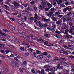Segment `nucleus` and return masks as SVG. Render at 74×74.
Wrapping results in <instances>:
<instances>
[{
	"label": "nucleus",
	"instance_id": "f257e3e1",
	"mask_svg": "<svg viewBox=\"0 0 74 74\" xmlns=\"http://www.w3.org/2000/svg\"><path fill=\"white\" fill-rule=\"evenodd\" d=\"M41 16H42V20L43 21H44L45 22H49L50 21V20L49 19H47L45 18V16H43L41 15Z\"/></svg>",
	"mask_w": 74,
	"mask_h": 74
},
{
	"label": "nucleus",
	"instance_id": "f03ea898",
	"mask_svg": "<svg viewBox=\"0 0 74 74\" xmlns=\"http://www.w3.org/2000/svg\"><path fill=\"white\" fill-rule=\"evenodd\" d=\"M42 6L40 5L39 8V9H40V10H42L43 8H44V7H45L46 4L44 3H41Z\"/></svg>",
	"mask_w": 74,
	"mask_h": 74
},
{
	"label": "nucleus",
	"instance_id": "7ed1b4c3",
	"mask_svg": "<svg viewBox=\"0 0 74 74\" xmlns=\"http://www.w3.org/2000/svg\"><path fill=\"white\" fill-rule=\"evenodd\" d=\"M60 63L63 64V65H64V66H68V64H67L66 62H63V61L62 60L60 61Z\"/></svg>",
	"mask_w": 74,
	"mask_h": 74
},
{
	"label": "nucleus",
	"instance_id": "20e7f679",
	"mask_svg": "<svg viewBox=\"0 0 74 74\" xmlns=\"http://www.w3.org/2000/svg\"><path fill=\"white\" fill-rule=\"evenodd\" d=\"M30 10H32V8L29 7H28L27 8H26L25 9L24 11L27 12H29Z\"/></svg>",
	"mask_w": 74,
	"mask_h": 74
},
{
	"label": "nucleus",
	"instance_id": "39448f33",
	"mask_svg": "<svg viewBox=\"0 0 74 74\" xmlns=\"http://www.w3.org/2000/svg\"><path fill=\"white\" fill-rule=\"evenodd\" d=\"M65 37L66 38H73V36H70L68 34L65 36Z\"/></svg>",
	"mask_w": 74,
	"mask_h": 74
},
{
	"label": "nucleus",
	"instance_id": "423d86ee",
	"mask_svg": "<svg viewBox=\"0 0 74 74\" xmlns=\"http://www.w3.org/2000/svg\"><path fill=\"white\" fill-rule=\"evenodd\" d=\"M13 4L14 6H15V7H19V3H17V2H13Z\"/></svg>",
	"mask_w": 74,
	"mask_h": 74
},
{
	"label": "nucleus",
	"instance_id": "0eeeda50",
	"mask_svg": "<svg viewBox=\"0 0 74 74\" xmlns=\"http://www.w3.org/2000/svg\"><path fill=\"white\" fill-rule=\"evenodd\" d=\"M42 58H43V56L41 55L38 56L36 57V58L37 59H38V60H40V59H41Z\"/></svg>",
	"mask_w": 74,
	"mask_h": 74
},
{
	"label": "nucleus",
	"instance_id": "6e6552de",
	"mask_svg": "<svg viewBox=\"0 0 74 74\" xmlns=\"http://www.w3.org/2000/svg\"><path fill=\"white\" fill-rule=\"evenodd\" d=\"M66 8L67 10L68 11H71V9H72V8H71V6H68Z\"/></svg>",
	"mask_w": 74,
	"mask_h": 74
},
{
	"label": "nucleus",
	"instance_id": "1a4fd4ad",
	"mask_svg": "<svg viewBox=\"0 0 74 74\" xmlns=\"http://www.w3.org/2000/svg\"><path fill=\"white\" fill-rule=\"evenodd\" d=\"M63 3L62 0H60L59 1H58L57 3L58 5H61V4Z\"/></svg>",
	"mask_w": 74,
	"mask_h": 74
},
{
	"label": "nucleus",
	"instance_id": "9d476101",
	"mask_svg": "<svg viewBox=\"0 0 74 74\" xmlns=\"http://www.w3.org/2000/svg\"><path fill=\"white\" fill-rule=\"evenodd\" d=\"M40 1H42L41 2V4H46L47 3V2L46 1V0H40Z\"/></svg>",
	"mask_w": 74,
	"mask_h": 74
},
{
	"label": "nucleus",
	"instance_id": "9b49d317",
	"mask_svg": "<svg viewBox=\"0 0 74 74\" xmlns=\"http://www.w3.org/2000/svg\"><path fill=\"white\" fill-rule=\"evenodd\" d=\"M67 26L66 25H64L63 26L62 25L61 28L62 29H63V30H64V29H67Z\"/></svg>",
	"mask_w": 74,
	"mask_h": 74
},
{
	"label": "nucleus",
	"instance_id": "f8f14e48",
	"mask_svg": "<svg viewBox=\"0 0 74 74\" xmlns=\"http://www.w3.org/2000/svg\"><path fill=\"white\" fill-rule=\"evenodd\" d=\"M47 5L49 8H51L52 7V5L50 4L49 3H47Z\"/></svg>",
	"mask_w": 74,
	"mask_h": 74
},
{
	"label": "nucleus",
	"instance_id": "ddd939ff",
	"mask_svg": "<svg viewBox=\"0 0 74 74\" xmlns=\"http://www.w3.org/2000/svg\"><path fill=\"white\" fill-rule=\"evenodd\" d=\"M37 41L38 42H39V43H40V41H41V42H44L45 41V40L41 39V38H40V39H38Z\"/></svg>",
	"mask_w": 74,
	"mask_h": 74
},
{
	"label": "nucleus",
	"instance_id": "4468645a",
	"mask_svg": "<svg viewBox=\"0 0 74 74\" xmlns=\"http://www.w3.org/2000/svg\"><path fill=\"white\" fill-rule=\"evenodd\" d=\"M53 60L55 62L57 60H59V58L58 57H54L53 59Z\"/></svg>",
	"mask_w": 74,
	"mask_h": 74
},
{
	"label": "nucleus",
	"instance_id": "2eb2a0df",
	"mask_svg": "<svg viewBox=\"0 0 74 74\" xmlns=\"http://www.w3.org/2000/svg\"><path fill=\"white\" fill-rule=\"evenodd\" d=\"M18 66H19V64L17 62L14 64V67H15L17 68L18 67Z\"/></svg>",
	"mask_w": 74,
	"mask_h": 74
},
{
	"label": "nucleus",
	"instance_id": "dca6fc26",
	"mask_svg": "<svg viewBox=\"0 0 74 74\" xmlns=\"http://www.w3.org/2000/svg\"><path fill=\"white\" fill-rule=\"evenodd\" d=\"M31 39H36V36H34L33 35H31L30 36Z\"/></svg>",
	"mask_w": 74,
	"mask_h": 74
},
{
	"label": "nucleus",
	"instance_id": "f3484780",
	"mask_svg": "<svg viewBox=\"0 0 74 74\" xmlns=\"http://www.w3.org/2000/svg\"><path fill=\"white\" fill-rule=\"evenodd\" d=\"M19 23L22 26H23V24H24V22L22 21L21 20H20L19 21Z\"/></svg>",
	"mask_w": 74,
	"mask_h": 74
},
{
	"label": "nucleus",
	"instance_id": "a211bd4d",
	"mask_svg": "<svg viewBox=\"0 0 74 74\" xmlns=\"http://www.w3.org/2000/svg\"><path fill=\"white\" fill-rule=\"evenodd\" d=\"M61 22L62 21H61L58 20V21L56 22V24L57 25H60V24H61Z\"/></svg>",
	"mask_w": 74,
	"mask_h": 74
},
{
	"label": "nucleus",
	"instance_id": "6ab92c4d",
	"mask_svg": "<svg viewBox=\"0 0 74 74\" xmlns=\"http://www.w3.org/2000/svg\"><path fill=\"white\" fill-rule=\"evenodd\" d=\"M53 71H56L58 69L56 67H54L52 68Z\"/></svg>",
	"mask_w": 74,
	"mask_h": 74
},
{
	"label": "nucleus",
	"instance_id": "aec40b11",
	"mask_svg": "<svg viewBox=\"0 0 74 74\" xmlns=\"http://www.w3.org/2000/svg\"><path fill=\"white\" fill-rule=\"evenodd\" d=\"M69 32V30L66 29L65 31V33L64 34H66V35L67 34H68V32Z\"/></svg>",
	"mask_w": 74,
	"mask_h": 74
},
{
	"label": "nucleus",
	"instance_id": "412c9836",
	"mask_svg": "<svg viewBox=\"0 0 74 74\" xmlns=\"http://www.w3.org/2000/svg\"><path fill=\"white\" fill-rule=\"evenodd\" d=\"M16 62H15V61L14 60H12L11 61V63L12 64H15Z\"/></svg>",
	"mask_w": 74,
	"mask_h": 74
},
{
	"label": "nucleus",
	"instance_id": "4be33fe9",
	"mask_svg": "<svg viewBox=\"0 0 74 74\" xmlns=\"http://www.w3.org/2000/svg\"><path fill=\"white\" fill-rule=\"evenodd\" d=\"M63 47L65 48V49H71V48H69L67 46L65 45L63 46Z\"/></svg>",
	"mask_w": 74,
	"mask_h": 74
},
{
	"label": "nucleus",
	"instance_id": "5701e85b",
	"mask_svg": "<svg viewBox=\"0 0 74 74\" xmlns=\"http://www.w3.org/2000/svg\"><path fill=\"white\" fill-rule=\"evenodd\" d=\"M55 33L56 34H60V32L58 30L56 31Z\"/></svg>",
	"mask_w": 74,
	"mask_h": 74
},
{
	"label": "nucleus",
	"instance_id": "b1692460",
	"mask_svg": "<svg viewBox=\"0 0 74 74\" xmlns=\"http://www.w3.org/2000/svg\"><path fill=\"white\" fill-rule=\"evenodd\" d=\"M39 27H44V25L42 24H40L39 25Z\"/></svg>",
	"mask_w": 74,
	"mask_h": 74
},
{
	"label": "nucleus",
	"instance_id": "393cba45",
	"mask_svg": "<svg viewBox=\"0 0 74 74\" xmlns=\"http://www.w3.org/2000/svg\"><path fill=\"white\" fill-rule=\"evenodd\" d=\"M3 31L4 32H7V33H8L9 32V31H8V30L7 29H3Z\"/></svg>",
	"mask_w": 74,
	"mask_h": 74
},
{
	"label": "nucleus",
	"instance_id": "a878e982",
	"mask_svg": "<svg viewBox=\"0 0 74 74\" xmlns=\"http://www.w3.org/2000/svg\"><path fill=\"white\" fill-rule=\"evenodd\" d=\"M67 9L66 8H65L63 10V12H64V13H65V12H66V11H67Z\"/></svg>",
	"mask_w": 74,
	"mask_h": 74
},
{
	"label": "nucleus",
	"instance_id": "bb28decb",
	"mask_svg": "<svg viewBox=\"0 0 74 74\" xmlns=\"http://www.w3.org/2000/svg\"><path fill=\"white\" fill-rule=\"evenodd\" d=\"M44 45H47V44H48V41H46L44 43Z\"/></svg>",
	"mask_w": 74,
	"mask_h": 74
},
{
	"label": "nucleus",
	"instance_id": "cd10ccee",
	"mask_svg": "<svg viewBox=\"0 0 74 74\" xmlns=\"http://www.w3.org/2000/svg\"><path fill=\"white\" fill-rule=\"evenodd\" d=\"M23 64L25 66H26V64H27V62L26 61H24L23 62Z\"/></svg>",
	"mask_w": 74,
	"mask_h": 74
},
{
	"label": "nucleus",
	"instance_id": "c85d7f7f",
	"mask_svg": "<svg viewBox=\"0 0 74 74\" xmlns=\"http://www.w3.org/2000/svg\"><path fill=\"white\" fill-rule=\"evenodd\" d=\"M48 27V24L47 23H45L43 25V27Z\"/></svg>",
	"mask_w": 74,
	"mask_h": 74
},
{
	"label": "nucleus",
	"instance_id": "c756f323",
	"mask_svg": "<svg viewBox=\"0 0 74 74\" xmlns=\"http://www.w3.org/2000/svg\"><path fill=\"white\" fill-rule=\"evenodd\" d=\"M41 73L42 74H44V73H45V71L44 69H42L41 71Z\"/></svg>",
	"mask_w": 74,
	"mask_h": 74
},
{
	"label": "nucleus",
	"instance_id": "7c9ffc66",
	"mask_svg": "<svg viewBox=\"0 0 74 74\" xmlns=\"http://www.w3.org/2000/svg\"><path fill=\"white\" fill-rule=\"evenodd\" d=\"M23 35V34L21 33H19L18 34V35L19 37H22V35Z\"/></svg>",
	"mask_w": 74,
	"mask_h": 74
},
{
	"label": "nucleus",
	"instance_id": "2f4dec72",
	"mask_svg": "<svg viewBox=\"0 0 74 74\" xmlns=\"http://www.w3.org/2000/svg\"><path fill=\"white\" fill-rule=\"evenodd\" d=\"M61 19H62L63 22H66V18H62Z\"/></svg>",
	"mask_w": 74,
	"mask_h": 74
},
{
	"label": "nucleus",
	"instance_id": "473e14b6",
	"mask_svg": "<svg viewBox=\"0 0 74 74\" xmlns=\"http://www.w3.org/2000/svg\"><path fill=\"white\" fill-rule=\"evenodd\" d=\"M26 37V36L24 34H23V35H22V36H21V37L22 38H23L25 39Z\"/></svg>",
	"mask_w": 74,
	"mask_h": 74
},
{
	"label": "nucleus",
	"instance_id": "72a5a7b5",
	"mask_svg": "<svg viewBox=\"0 0 74 74\" xmlns=\"http://www.w3.org/2000/svg\"><path fill=\"white\" fill-rule=\"evenodd\" d=\"M49 65H47L44 66V68H45L46 69H48V68H49Z\"/></svg>",
	"mask_w": 74,
	"mask_h": 74
},
{
	"label": "nucleus",
	"instance_id": "f704fd0d",
	"mask_svg": "<svg viewBox=\"0 0 74 74\" xmlns=\"http://www.w3.org/2000/svg\"><path fill=\"white\" fill-rule=\"evenodd\" d=\"M25 40H26L27 41L28 40H29V39H30V38L27 36H26V37H25Z\"/></svg>",
	"mask_w": 74,
	"mask_h": 74
},
{
	"label": "nucleus",
	"instance_id": "c9c22d12",
	"mask_svg": "<svg viewBox=\"0 0 74 74\" xmlns=\"http://www.w3.org/2000/svg\"><path fill=\"white\" fill-rule=\"evenodd\" d=\"M70 71H69V70H66V74H69V72Z\"/></svg>",
	"mask_w": 74,
	"mask_h": 74
},
{
	"label": "nucleus",
	"instance_id": "e433bc0d",
	"mask_svg": "<svg viewBox=\"0 0 74 74\" xmlns=\"http://www.w3.org/2000/svg\"><path fill=\"white\" fill-rule=\"evenodd\" d=\"M64 53V54H66V55H68L69 53H68V52L67 51H63Z\"/></svg>",
	"mask_w": 74,
	"mask_h": 74
},
{
	"label": "nucleus",
	"instance_id": "4c0bfd02",
	"mask_svg": "<svg viewBox=\"0 0 74 74\" xmlns=\"http://www.w3.org/2000/svg\"><path fill=\"white\" fill-rule=\"evenodd\" d=\"M5 51L6 52V54H8L10 52V51L8 50H5Z\"/></svg>",
	"mask_w": 74,
	"mask_h": 74
},
{
	"label": "nucleus",
	"instance_id": "58836bf2",
	"mask_svg": "<svg viewBox=\"0 0 74 74\" xmlns=\"http://www.w3.org/2000/svg\"><path fill=\"white\" fill-rule=\"evenodd\" d=\"M24 48L23 47H20V49L21 50V51H24Z\"/></svg>",
	"mask_w": 74,
	"mask_h": 74
},
{
	"label": "nucleus",
	"instance_id": "ea45409f",
	"mask_svg": "<svg viewBox=\"0 0 74 74\" xmlns=\"http://www.w3.org/2000/svg\"><path fill=\"white\" fill-rule=\"evenodd\" d=\"M61 59L62 60H63V61H67V60H66V59H65V58H61Z\"/></svg>",
	"mask_w": 74,
	"mask_h": 74
},
{
	"label": "nucleus",
	"instance_id": "a19ab883",
	"mask_svg": "<svg viewBox=\"0 0 74 74\" xmlns=\"http://www.w3.org/2000/svg\"><path fill=\"white\" fill-rule=\"evenodd\" d=\"M70 27L71 29V30H74V26H70Z\"/></svg>",
	"mask_w": 74,
	"mask_h": 74
},
{
	"label": "nucleus",
	"instance_id": "79ce46f5",
	"mask_svg": "<svg viewBox=\"0 0 74 74\" xmlns=\"http://www.w3.org/2000/svg\"><path fill=\"white\" fill-rule=\"evenodd\" d=\"M27 19V17L26 16H25L24 17V20L26 21V20Z\"/></svg>",
	"mask_w": 74,
	"mask_h": 74
},
{
	"label": "nucleus",
	"instance_id": "37998d69",
	"mask_svg": "<svg viewBox=\"0 0 74 74\" xmlns=\"http://www.w3.org/2000/svg\"><path fill=\"white\" fill-rule=\"evenodd\" d=\"M28 50L29 51V52H33V50L31 48H29L28 49Z\"/></svg>",
	"mask_w": 74,
	"mask_h": 74
},
{
	"label": "nucleus",
	"instance_id": "c03bdc74",
	"mask_svg": "<svg viewBox=\"0 0 74 74\" xmlns=\"http://www.w3.org/2000/svg\"><path fill=\"white\" fill-rule=\"evenodd\" d=\"M58 37H59V38H63V36L61 34H60L59 35H58Z\"/></svg>",
	"mask_w": 74,
	"mask_h": 74
},
{
	"label": "nucleus",
	"instance_id": "a18cd8bd",
	"mask_svg": "<svg viewBox=\"0 0 74 74\" xmlns=\"http://www.w3.org/2000/svg\"><path fill=\"white\" fill-rule=\"evenodd\" d=\"M12 40L13 41H15L16 40V38H12Z\"/></svg>",
	"mask_w": 74,
	"mask_h": 74
},
{
	"label": "nucleus",
	"instance_id": "49530a36",
	"mask_svg": "<svg viewBox=\"0 0 74 74\" xmlns=\"http://www.w3.org/2000/svg\"><path fill=\"white\" fill-rule=\"evenodd\" d=\"M69 58H70L71 59H73V58H74V56H69Z\"/></svg>",
	"mask_w": 74,
	"mask_h": 74
},
{
	"label": "nucleus",
	"instance_id": "de8ad7c7",
	"mask_svg": "<svg viewBox=\"0 0 74 74\" xmlns=\"http://www.w3.org/2000/svg\"><path fill=\"white\" fill-rule=\"evenodd\" d=\"M66 19V21L67 22H69V21H70V17L67 18Z\"/></svg>",
	"mask_w": 74,
	"mask_h": 74
},
{
	"label": "nucleus",
	"instance_id": "09e8293b",
	"mask_svg": "<svg viewBox=\"0 0 74 74\" xmlns=\"http://www.w3.org/2000/svg\"><path fill=\"white\" fill-rule=\"evenodd\" d=\"M71 12H70L67 14V15L68 16H70V15H71Z\"/></svg>",
	"mask_w": 74,
	"mask_h": 74
},
{
	"label": "nucleus",
	"instance_id": "8fccbe9b",
	"mask_svg": "<svg viewBox=\"0 0 74 74\" xmlns=\"http://www.w3.org/2000/svg\"><path fill=\"white\" fill-rule=\"evenodd\" d=\"M52 20L53 21H56V18L55 17L53 18H52Z\"/></svg>",
	"mask_w": 74,
	"mask_h": 74
},
{
	"label": "nucleus",
	"instance_id": "3c124183",
	"mask_svg": "<svg viewBox=\"0 0 74 74\" xmlns=\"http://www.w3.org/2000/svg\"><path fill=\"white\" fill-rule=\"evenodd\" d=\"M47 58H49V59H51V58H52V57H51V56L49 55H48L47 56Z\"/></svg>",
	"mask_w": 74,
	"mask_h": 74
},
{
	"label": "nucleus",
	"instance_id": "603ef678",
	"mask_svg": "<svg viewBox=\"0 0 74 74\" xmlns=\"http://www.w3.org/2000/svg\"><path fill=\"white\" fill-rule=\"evenodd\" d=\"M45 71H48V72H49V71H50V69L48 68L46 69H45Z\"/></svg>",
	"mask_w": 74,
	"mask_h": 74
},
{
	"label": "nucleus",
	"instance_id": "864d4df0",
	"mask_svg": "<svg viewBox=\"0 0 74 74\" xmlns=\"http://www.w3.org/2000/svg\"><path fill=\"white\" fill-rule=\"evenodd\" d=\"M34 10L36 11H37V7L36 6L34 7Z\"/></svg>",
	"mask_w": 74,
	"mask_h": 74
},
{
	"label": "nucleus",
	"instance_id": "5fc2aeb1",
	"mask_svg": "<svg viewBox=\"0 0 74 74\" xmlns=\"http://www.w3.org/2000/svg\"><path fill=\"white\" fill-rule=\"evenodd\" d=\"M51 32H55V30L54 28H51Z\"/></svg>",
	"mask_w": 74,
	"mask_h": 74
},
{
	"label": "nucleus",
	"instance_id": "6e6d98bb",
	"mask_svg": "<svg viewBox=\"0 0 74 74\" xmlns=\"http://www.w3.org/2000/svg\"><path fill=\"white\" fill-rule=\"evenodd\" d=\"M34 22L35 23H37V22H38L37 20L36 19L34 20Z\"/></svg>",
	"mask_w": 74,
	"mask_h": 74
},
{
	"label": "nucleus",
	"instance_id": "4d7b16f0",
	"mask_svg": "<svg viewBox=\"0 0 74 74\" xmlns=\"http://www.w3.org/2000/svg\"><path fill=\"white\" fill-rule=\"evenodd\" d=\"M18 14V13H12V15H17Z\"/></svg>",
	"mask_w": 74,
	"mask_h": 74
},
{
	"label": "nucleus",
	"instance_id": "13d9d810",
	"mask_svg": "<svg viewBox=\"0 0 74 74\" xmlns=\"http://www.w3.org/2000/svg\"><path fill=\"white\" fill-rule=\"evenodd\" d=\"M73 25V23H71V22H70L69 23V25L70 26H72Z\"/></svg>",
	"mask_w": 74,
	"mask_h": 74
},
{
	"label": "nucleus",
	"instance_id": "bf43d9fd",
	"mask_svg": "<svg viewBox=\"0 0 74 74\" xmlns=\"http://www.w3.org/2000/svg\"><path fill=\"white\" fill-rule=\"evenodd\" d=\"M14 59L15 60H16V61H18V60L17 59V57H14Z\"/></svg>",
	"mask_w": 74,
	"mask_h": 74
},
{
	"label": "nucleus",
	"instance_id": "052dcab7",
	"mask_svg": "<svg viewBox=\"0 0 74 74\" xmlns=\"http://www.w3.org/2000/svg\"><path fill=\"white\" fill-rule=\"evenodd\" d=\"M7 73H8V74H10V73H11V72L10 70H7Z\"/></svg>",
	"mask_w": 74,
	"mask_h": 74
},
{
	"label": "nucleus",
	"instance_id": "680f3d73",
	"mask_svg": "<svg viewBox=\"0 0 74 74\" xmlns=\"http://www.w3.org/2000/svg\"><path fill=\"white\" fill-rule=\"evenodd\" d=\"M34 1H32L31 3L30 4H32V5H33V4H34Z\"/></svg>",
	"mask_w": 74,
	"mask_h": 74
},
{
	"label": "nucleus",
	"instance_id": "e2e57ef3",
	"mask_svg": "<svg viewBox=\"0 0 74 74\" xmlns=\"http://www.w3.org/2000/svg\"><path fill=\"white\" fill-rule=\"evenodd\" d=\"M14 9L15 10H16V11H17L18 10V9L16 7H14Z\"/></svg>",
	"mask_w": 74,
	"mask_h": 74
},
{
	"label": "nucleus",
	"instance_id": "0e129e2a",
	"mask_svg": "<svg viewBox=\"0 0 74 74\" xmlns=\"http://www.w3.org/2000/svg\"><path fill=\"white\" fill-rule=\"evenodd\" d=\"M28 19L29 20H34V18L33 17H30Z\"/></svg>",
	"mask_w": 74,
	"mask_h": 74
},
{
	"label": "nucleus",
	"instance_id": "69168bd1",
	"mask_svg": "<svg viewBox=\"0 0 74 74\" xmlns=\"http://www.w3.org/2000/svg\"><path fill=\"white\" fill-rule=\"evenodd\" d=\"M44 36L45 37H48L49 35L48 34H46L44 35Z\"/></svg>",
	"mask_w": 74,
	"mask_h": 74
},
{
	"label": "nucleus",
	"instance_id": "338daca9",
	"mask_svg": "<svg viewBox=\"0 0 74 74\" xmlns=\"http://www.w3.org/2000/svg\"><path fill=\"white\" fill-rule=\"evenodd\" d=\"M56 25H54L53 26H52V27L53 28H56Z\"/></svg>",
	"mask_w": 74,
	"mask_h": 74
},
{
	"label": "nucleus",
	"instance_id": "774afa93",
	"mask_svg": "<svg viewBox=\"0 0 74 74\" xmlns=\"http://www.w3.org/2000/svg\"><path fill=\"white\" fill-rule=\"evenodd\" d=\"M50 8H46V9H45V10L46 11H48L49 10Z\"/></svg>",
	"mask_w": 74,
	"mask_h": 74
}]
</instances>
